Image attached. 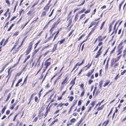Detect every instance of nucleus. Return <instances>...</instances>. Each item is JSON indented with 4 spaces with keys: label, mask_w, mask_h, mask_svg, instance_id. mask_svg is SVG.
Returning a JSON list of instances; mask_svg holds the SVG:
<instances>
[{
    "label": "nucleus",
    "mask_w": 126,
    "mask_h": 126,
    "mask_svg": "<svg viewBox=\"0 0 126 126\" xmlns=\"http://www.w3.org/2000/svg\"><path fill=\"white\" fill-rule=\"evenodd\" d=\"M102 81H101L100 83H99V86H100V88H101V85L102 84Z\"/></svg>",
    "instance_id": "nucleus-60"
},
{
    "label": "nucleus",
    "mask_w": 126,
    "mask_h": 126,
    "mask_svg": "<svg viewBox=\"0 0 126 126\" xmlns=\"http://www.w3.org/2000/svg\"><path fill=\"white\" fill-rule=\"evenodd\" d=\"M30 57V56H28V57H27V58H26V59H25V60L23 62V63H25L26 62V60H27L28 59H29V58Z\"/></svg>",
    "instance_id": "nucleus-38"
},
{
    "label": "nucleus",
    "mask_w": 126,
    "mask_h": 126,
    "mask_svg": "<svg viewBox=\"0 0 126 126\" xmlns=\"http://www.w3.org/2000/svg\"><path fill=\"white\" fill-rule=\"evenodd\" d=\"M93 80H91V79H90L89 80L88 83L89 84H90L92 82H93Z\"/></svg>",
    "instance_id": "nucleus-41"
},
{
    "label": "nucleus",
    "mask_w": 126,
    "mask_h": 126,
    "mask_svg": "<svg viewBox=\"0 0 126 126\" xmlns=\"http://www.w3.org/2000/svg\"><path fill=\"white\" fill-rule=\"evenodd\" d=\"M122 48V47L119 50V53L118 54H117V55H118L119 54H120L121 53V49Z\"/></svg>",
    "instance_id": "nucleus-50"
},
{
    "label": "nucleus",
    "mask_w": 126,
    "mask_h": 126,
    "mask_svg": "<svg viewBox=\"0 0 126 126\" xmlns=\"http://www.w3.org/2000/svg\"><path fill=\"white\" fill-rule=\"evenodd\" d=\"M109 121V120L105 121L103 123L102 126H106L108 124Z\"/></svg>",
    "instance_id": "nucleus-7"
},
{
    "label": "nucleus",
    "mask_w": 126,
    "mask_h": 126,
    "mask_svg": "<svg viewBox=\"0 0 126 126\" xmlns=\"http://www.w3.org/2000/svg\"><path fill=\"white\" fill-rule=\"evenodd\" d=\"M18 32H16L14 33V35H15L16 36L18 35Z\"/></svg>",
    "instance_id": "nucleus-57"
},
{
    "label": "nucleus",
    "mask_w": 126,
    "mask_h": 126,
    "mask_svg": "<svg viewBox=\"0 0 126 126\" xmlns=\"http://www.w3.org/2000/svg\"><path fill=\"white\" fill-rule=\"evenodd\" d=\"M76 121V119L75 118H73L70 121L71 122H74Z\"/></svg>",
    "instance_id": "nucleus-30"
},
{
    "label": "nucleus",
    "mask_w": 126,
    "mask_h": 126,
    "mask_svg": "<svg viewBox=\"0 0 126 126\" xmlns=\"http://www.w3.org/2000/svg\"><path fill=\"white\" fill-rule=\"evenodd\" d=\"M16 104H15L14 105H13L12 106V107L11 108V109L12 110L14 108L15 106V105Z\"/></svg>",
    "instance_id": "nucleus-55"
},
{
    "label": "nucleus",
    "mask_w": 126,
    "mask_h": 126,
    "mask_svg": "<svg viewBox=\"0 0 126 126\" xmlns=\"http://www.w3.org/2000/svg\"><path fill=\"white\" fill-rule=\"evenodd\" d=\"M16 17L15 16H14L10 20V21H13L14 19H15L16 18Z\"/></svg>",
    "instance_id": "nucleus-56"
},
{
    "label": "nucleus",
    "mask_w": 126,
    "mask_h": 126,
    "mask_svg": "<svg viewBox=\"0 0 126 126\" xmlns=\"http://www.w3.org/2000/svg\"><path fill=\"white\" fill-rule=\"evenodd\" d=\"M118 22H119V21H117L116 22V24H115V25L114 27V30L115 29L116 24L118 23Z\"/></svg>",
    "instance_id": "nucleus-45"
},
{
    "label": "nucleus",
    "mask_w": 126,
    "mask_h": 126,
    "mask_svg": "<svg viewBox=\"0 0 126 126\" xmlns=\"http://www.w3.org/2000/svg\"><path fill=\"white\" fill-rule=\"evenodd\" d=\"M54 9H53L52 10V11L51 13V14L50 15H49L48 16L49 17H50L51 16H52V15L53 13V11H54Z\"/></svg>",
    "instance_id": "nucleus-36"
},
{
    "label": "nucleus",
    "mask_w": 126,
    "mask_h": 126,
    "mask_svg": "<svg viewBox=\"0 0 126 126\" xmlns=\"http://www.w3.org/2000/svg\"><path fill=\"white\" fill-rule=\"evenodd\" d=\"M32 11L31 10L29 12L27 13L28 15H31L32 13Z\"/></svg>",
    "instance_id": "nucleus-49"
},
{
    "label": "nucleus",
    "mask_w": 126,
    "mask_h": 126,
    "mask_svg": "<svg viewBox=\"0 0 126 126\" xmlns=\"http://www.w3.org/2000/svg\"><path fill=\"white\" fill-rule=\"evenodd\" d=\"M109 82H110V81H107L105 83H104V84L103 86L104 87L106 86L109 83Z\"/></svg>",
    "instance_id": "nucleus-15"
},
{
    "label": "nucleus",
    "mask_w": 126,
    "mask_h": 126,
    "mask_svg": "<svg viewBox=\"0 0 126 126\" xmlns=\"http://www.w3.org/2000/svg\"><path fill=\"white\" fill-rule=\"evenodd\" d=\"M6 108L5 107H4L3 108L1 111V113H2V114H3L4 112L5 111V109H6Z\"/></svg>",
    "instance_id": "nucleus-17"
},
{
    "label": "nucleus",
    "mask_w": 126,
    "mask_h": 126,
    "mask_svg": "<svg viewBox=\"0 0 126 126\" xmlns=\"http://www.w3.org/2000/svg\"><path fill=\"white\" fill-rule=\"evenodd\" d=\"M81 101L80 100H79V102H78V105H81Z\"/></svg>",
    "instance_id": "nucleus-53"
},
{
    "label": "nucleus",
    "mask_w": 126,
    "mask_h": 126,
    "mask_svg": "<svg viewBox=\"0 0 126 126\" xmlns=\"http://www.w3.org/2000/svg\"><path fill=\"white\" fill-rule=\"evenodd\" d=\"M5 2L6 3L8 4V6H9L10 4V3L8 0H6Z\"/></svg>",
    "instance_id": "nucleus-26"
},
{
    "label": "nucleus",
    "mask_w": 126,
    "mask_h": 126,
    "mask_svg": "<svg viewBox=\"0 0 126 126\" xmlns=\"http://www.w3.org/2000/svg\"><path fill=\"white\" fill-rule=\"evenodd\" d=\"M79 16L78 14H77L75 16V21H76L77 20Z\"/></svg>",
    "instance_id": "nucleus-11"
},
{
    "label": "nucleus",
    "mask_w": 126,
    "mask_h": 126,
    "mask_svg": "<svg viewBox=\"0 0 126 126\" xmlns=\"http://www.w3.org/2000/svg\"><path fill=\"white\" fill-rule=\"evenodd\" d=\"M46 15V13L45 12H43L41 15V16H45Z\"/></svg>",
    "instance_id": "nucleus-39"
},
{
    "label": "nucleus",
    "mask_w": 126,
    "mask_h": 126,
    "mask_svg": "<svg viewBox=\"0 0 126 126\" xmlns=\"http://www.w3.org/2000/svg\"><path fill=\"white\" fill-rule=\"evenodd\" d=\"M84 94V91L81 93V94L80 95V96L81 97Z\"/></svg>",
    "instance_id": "nucleus-43"
},
{
    "label": "nucleus",
    "mask_w": 126,
    "mask_h": 126,
    "mask_svg": "<svg viewBox=\"0 0 126 126\" xmlns=\"http://www.w3.org/2000/svg\"><path fill=\"white\" fill-rule=\"evenodd\" d=\"M49 51H47V52H46L45 53V54H44V56H45L49 52Z\"/></svg>",
    "instance_id": "nucleus-58"
},
{
    "label": "nucleus",
    "mask_w": 126,
    "mask_h": 126,
    "mask_svg": "<svg viewBox=\"0 0 126 126\" xmlns=\"http://www.w3.org/2000/svg\"><path fill=\"white\" fill-rule=\"evenodd\" d=\"M65 86V85H63V84H61L60 87V89L61 90H62L63 89Z\"/></svg>",
    "instance_id": "nucleus-16"
},
{
    "label": "nucleus",
    "mask_w": 126,
    "mask_h": 126,
    "mask_svg": "<svg viewBox=\"0 0 126 126\" xmlns=\"http://www.w3.org/2000/svg\"><path fill=\"white\" fill-rule=\"evenodd\" d=\"M85 109V107L84 106H83L82 107V108L81 109V110L82 111H83Z\"/></svg>",
    "instance_id": "nucleus-63"
},
{
    "label": "nucleus",
    "mask_w": 126,
    "mask_h": 126,
    "mask_svg": "<svg viewBox=\"0 0 126 126\" xmlns=\"http://www.w3.org/2000/svg\"><path fill=\"white\" fill-rule=\"evenodd\" d=\"M33 43L32 42H31L30 43V45L29 46L27 50L26 51V55H27L31 51Z\"/></svg>",
    "instance_id": "nucleus-1"
},
{
    "label": "nucleus",
    "mask_w": 126,
    "mask_h": 126,
    "mask_svg": "<svg viewBox=\"0 0 126 126\" xmlns=\"http://www.w3.org/2000/svg\"><path fill=\"white\" fill-rule=\"evenodd\" d=\"M76 77H75V78L73 79H72L70 82V84H72V86H71L69 88V89L70 90L71 89L72 86L75 84V81L76 79Z\"/></svg>",
    "instance_id": "nucleus-3"
},
{
    "label": "nucleus",
    "mask_w": 126,
    "mask_h": 126,
    "mask_svg": "<svg viewBox=\"0 0 126 126\" xmlns=\"http://www.w3.org/2000/svg\"><path fill=\"white\" fill-rule=\"evenodd\" d=\"M126 70H124L123 72L121 73V74L122 75H123L126 72Z\"/></svg>",
    "instance_id": "nucleus-33"
},
{
    "label": "nucleus",
    "mask_w": 126,
    "mask_h": 126,
    "mask_svg": "<svg viewBox=\"0 0 126 126\" xmlns=\"http://www.w3.org/2000/svg\"><path fill=\"white\" fill-rule=\"evenodd\" d=\"M114 21H113L112 23L110 25V27H109V28H110V30H111V27H112V24H113V23L114 22Z\"/></svg>",
    "instance_id": "nucleus-27"
},
{
    "label": "nucleus",
    "mask_w": 126,
    "mask_h": 126,
    "mask_svg": "<svg viewBox=\"0 0 126 126\" xmlns=\"http://www.w3.org/2000/svg\"><path fill=\"white\" fill-rule=\"evenodd\" d=\"M56 22H55L51 27L49 31V32H50L51 34L52 33L53 31L54 30L55 28L56 27V25L58 23L56 24Z\"/></svg>",
    "instance_id": "nucleus-2"
},
{
    "label": "nucleus",
    "mask_w": 126,
    "mask_h": 126,
    "mask_svg": "<svg viewBox=\"0 0 126 126\" xmlns=\"http://www.w3.org/2000/svg\"><path fill=\"white\" fill-rule=\"evenodd\" d=\"M100 52L98 51V52L97 53V55L96 56V57L97 58L100 55Z\"/></svg>",
    "instance_id": "nucleus-20"
},
{
    "label": "nucleus",
    "mask_w": 126,
    "mask_h": 126,
    "mask_svg": "<svg viewBox=\"0 0 126 126\" xmlns=\"http://www.w3.org/2000/svg\"><path fill=\"white\" fill-rule=\"evenodd\" d=\"M11 93H10L8 94L7 98L5 100V102H7L8 100L11 97Z\"/></svg>",
    "instance_id": "nucleus-5"
},
{
    "label": "nucleus",
    "mask_w": 126,
    "mask_h": 126,
    "mask_svg": "<svg viewBox=\"0 0 126 126\" xmlns=\"http://www.w3.org/2000/svg\"><path fill=\"white\" fill-rule=\"evenodd\" d=\"M121 55H120L118 57L117 59L115 60V62H116L118 61L120 58Z\"/></svg>",
    "instance_id": "nucleus-28"
},
{
    "label": "nucleus",
    "mask_w": 126,
    "mask_h": 126,
    "mask_svg": "<svg viewBox=\"0 0 126 126\" xmlns=\"http://www.w3.org/2000/svg\"><path fill=\"white\" fill-rule=\"evenodd\" d=\"M85 10V9H84L83 10H82L80 11L79 13V14H80V13H83V12Z\"/></svg>",
    "instance_id": "nucleus-35"
},
{
    "label": "nucleus",
    "mask_w": 126,
    "mask_h": 126,
    "mask_svg": "<svg viewBox=\"0 0 126 126\" xmlns=\"http://www.w3.org/2000/svg\"><path fill=\"white\" fill-rule=\"evenodd\" d=\"M4 39H3L1 41L0 43V45L1 46L2 45L3 43V42L4 41Z\"/></svg>",
    "instance_id": "nucleus-47"
},
{
    "label": "nucleus",
    "mask_w": 126,
    "mask_h": 126,
    "mask_svg": "<svg viewBox=\"0 0 126 126\" xmlns=\"http://www.w3.org/2000/svg\"><path fill=\"white\" fill-rule=\"evenodd\" d=\"M38 117H36L34 119V120H33V122H36L38 119Z\"/></svg>",
    "instance_id": "nucleus-29"
},
{
    "label": "nucleus",
    "mask_w": 126,
    "mask_h": 126,
    "mask_svg": "<svg viewBox=\"0 0 126 126\" xmlns=\"http://www.w3.org/2000/svg\"><path fill=\"white\" fill-rule=\"evenodd\" d=\"M64 105V104L63 103H60L59 104L58 106H57V107H61L63 105Z\"/></svg>",
    "instance_id": "nucleus-24"
},
{
    "label": "nucleus",
    "mask_w": 126,
    "mask_h": 126,
    "mask_svg": "<svg viewBox=\"0 0 126 126\" xmlns=\"http://www.w3.org/2000/svg\"><path fill=\"white\" fill-rule=\"evenodd\" d=\"M14 24H12L11 25L10 27L9 28L8 30V31H9L12 28L13 26H14Z\"/></svg>",
    "instance_id": "nucleus-22"
},
{
    "label": "nucleus",
    "mask_w": 126,
    "mask_h": 126,
    "mask_svg": "<svg viewBox=\"0 0 126 126\" xmlns=\"http://www.w3.org/2000/svg\"><path fill=\"white\" fill-rule=\"evenodd\" d=\"M90 11V10H87L86 11H85V12L84 13L85 14H87V13H89Z\"/></svg>",
    "instance_id": "nucleus-46"
},
{
    "label": "nucleus",
    "mask_w": 126,
    "mask_h": 126,
    "mask_svg": "<svg viewBox=\"0 0 126 126\" xmlns=\"http://www.w3.org/2000/svg\"><path fill=\"white\" fill-rule=\"evenodd\" d=\"M57 46V44H55L54 45V47L53 49V51H55V50Z\"/></svg>",
    "instance_id": "nucleus-13"
},
{
    "label": "nucleus",
    "mask_w": 126,
    "mask_h": 126,
    "mask_svg": "<svg viewBox=\"0 0 126 126\" xmlns=\"http://www.w3.org/2000/svg\"><path fill=\"white\" fill-rule=\"evenodd\" d=\"M85 16V15L84 14H83L82 15L80 16V19H81L83 17Z\"/></svg>",
    "instance_id": "nucleus-34"
},
{
    "label": "nucleus",
    "mask_w": 126,
    "mask_h": 126,
    "mask_svg": "<svg viewBox=\"0 0 126 126\" xmlns=\"http://www.w3.org/2000/svg\"><path fill=\"white\" fill-rule=\"evenodd\" d=\"M22 81V79L21 78L18 81V83H19L20 82H21Z\"/></svg>",
    "instance_id": "nucleus-59"
},
{
    "label": "nucleus",
    "mask_w": 126,
    "mask_h": 126,
    "mask_svg": "<svg viewBox=\"0 0 126 126\" xmlns=\"http://www.w3.org/2000/svg\"><path fill=\"white\" fill-rule=\"evenodd\" d=\"M123 53H124V55H125V54L126 53V49L123 51Z\"/></svg>",
    "instance_id": "nucleus-62"
},
{
    "label": "nucleus",
    "mask_w": 126,
    "mask_h": 126,
    "mask_svg": "<svg viewBox=\"0 0 126 126\" xmlns=\"http://www.w3.org/2000/svg\"><path fill=\"white\" fill-rule=\"evenodd\" d=\"M122 3H123V2H122L119 5V10H120L121 7V5H122Z\"/></svg>",
    "instance_id": "nucleus-54"
},
{
    "label": "nucleus",
    "mask_w": 126,
    "mask_h": 126,
    "mask_svg": "<svg viewBox=\"0 0 126 126\" xmlns=\"http://www.w3.org/2000/svg\"><path fill=\"white\" fill-rule=\"evenodd\" d=\"M39 48L35 50H34V51L33 52V54L34 55L36 54V53L39 50Z\"/></svg>",
    "instance_id": "nucleus-19"
},
{
    "label": "nucleus",
    "mask_w": 126,
    "mask_h": 126,
    "mask_svg": "<svg viewBox=\"0 0 126 126\" xmlns=\"http://www.w3.org/2000/svg\"><path fill=\"white\" fill-rule=\"evenodd\" d=\"M105 23V21H104V22H103L102 23V24L101 25V26L100 27V30H101L102 29Z\"/></svg>",
    "instance_id": "nucleus-23"
},
{
    "label": "nucleus",
    "mask_w": 126,
    "mask_h": 126,
    "mask_svg": "<svg viewBox=\"0 0 126 126\" xmlns=\"http://www.w3.org/2000/svg\"><path fill=\"white\" fill-rule=\"evenodd\" d=\"M51 64L50 62H47L46 63V68H47L48 66L49 65Z\"/></svg>",
    "instance_id": "nucleus-18"
},
{
    "label": "nucleus",
    "mask_w": 126,
    "mask_h": 126,
    "mask_svg": "<svg viewBox=\"0 0 126 126\" xmlns=\"http://www.w3.org/2000/svg\"><path fill=\"white\" fill-rule=\"evenodd\" d=\"M8 38H8V39H6V40L5 41V42L4 43V45L3 46H4L5 45V44H6L7 43V42H8Z\"/></svg>",
    "instance_id": "nucleus-44"
},
{
    "label": "nucleus",
    "mask_w": 126,
    "mask_h": 126,
    "mask_svg": "<svg viewBox=\"0 0 126 126\" xmlns=\"http://www.w3.org/2000/svg\"><path fill=\"white\" fill-rule=\"evenodd\" d=\"M18 115V114H17L14 117V119L13 120V121H15V120L16 118V117L17 116V115Z\"/></svg>",
    "instance_id": "nucleus-42"
},
{
    "label": "nucleus",
    "mask_w": 126,
    "mask_h": 126,
    "mask_svg": "<svg viewBox=\"0 0 126 126\" xmlns=\"http://www.w3.org/2000/svg\"><path fill=\"white\" fill-rule=\"evenodd\" d=\"M65 41V39H63L60 41H59L58 42V43H59L60 45H61Z\"/></svg>",
    "instance_id": "nucleus-9"
},
{
    "label": "nucleus",
    "mask_w": 126,
    "mask_h": 126,
    "mask_svg": "<svg viewBox=\"0 0 126 126\" xmlns=\"http://www.w3.org/2000/svg\"><path fill=\"white\" fill-rule=\"evenodd\" d=\"M94 70V69H93L91 72L88 73L86 75L88 77H89L91 75L93 72Z\"/></svg>",
    "instance_id": "nucleus-8"
},
{
    "label": "nucleus",
    "mask_w": 126,
    "mask_h": 126,
    "mask_svg": "<svg viewBox=\"0 0 126 126\" xmlns=\"http://www.w3.org/2000/svg\"><path fill=\"white\" fill-rule=\"evenodd\" d=\"M6 117V116L5 115H4L1 118V119L3 120Z\"/></svg>",
    "instance_id": "nucleus-48"
},
{
    "label": "nucleus",
    "mask_w": 126,
    "mask_h": 126,
    "mask_svg": "<svg viewBox=\"0 0 126 126\" xmlns=\"http://www.w3.org/2000/svg\"><path fill=\"white\" fill-rule=\"evenodd\" d=\"M7 64H6L5 66H4L2 68V69L1 71H0V73H1L2 71H3L4 70V68H5V67L7 66Z\"/></svg>",
    "instance_id": "nucleus-25"
},
{
    "label": "nucleus",
    "mask_w": 126,
    "mask_h": 126,
    "mask_svg": "<svg viewBox=\"0 0 126 126\" xmlns=\"http://www.w3.org/2000/svg\"><path fill=\"white\" fill-rule=\"evenodd\" d=\"M104 38H102L101 36H99L98 37V40L99 41H102Z\"/></svg>",
    "instance_id": "nucleus-14"
},
{
    "label": "nucleus",
    "mask_w": 126,
    "mask_h": 126,
    "mask_svg": "<svg viewBox=\"0 0 126 126\" xmlns=\"http://www.w3.org/2000/svg\"><path fill=\"white\" fill-rule=\"evenodd\" d=\"M94 104V102H93L91 104V106H90V107L89 109H88V112H89L91 110V107H93Z\"/></svg>",
    "instance_id": "nucleus-10"
},
{
    "label": "nucleus",
    "mask_w": 126,
    "mask_h": 126,
    "mask_svg": "<svg viewBox=\"0 0 126 126\" xmlns=\"http://www.w3.org/2000/svg\"><path fill=\"white\" fill-rule=\"evenodd\" d=\"M74 31V30H73L68 35L69 37H70L71 36V35L72 34V33Z\"/></svg>",
    "instance_id": "nucleus-37"
},
{
    "label": "nucleus",
    "mask_w": 126,
    "mask_h": 126,
    "mask_svg": "<svg viewBox=\"0 0 126 126\" xmlns=\"http://www.w3.org/2000/svg\"><path fill=\"white\" fill-rule=\"evenodd\" d=\"M73 107V106H71V107L70 109H69V110L68 112L69 113L71 111V110L72 109Z\"/></svg>",
    "instance_id": "nucleus-52"
},
{
    "label": "nucleus",
    "mask_w": 126,
    "mask_h": 126,
    "mask_svg": "<svg viewBox=\"0 0 126 126\" xmlns=\"http://www.w3.org/2000/svg\"><path fill=\"white\" fill-rule=\"evenodd\" d=\"M24 10L23 9H21L20 11H19V14L20 15H21L22 14V12H23Z\"/></svg>",
    "instance_id": "nucleus-31"
},
{
    "label": "nucleus",
    "mask_w": 126,
    "mask_h": 126,
    "mask_svg": "<svg viewBox=\"0 0 126 126\" xmlns=\"http://www.w3.org/2000/svg\"><path fill=\"white\" fill-rule=\"evenodd\" d=\"M62 97H63L62 95H61L60 97H58L57 99L58 100H61L62 98Z\"/></svg>",
    "instance_id": "nucleus-32"
},
{
    "label": "nucleus",
    "mask_w": 126,
    "mask_h": 126,
    "mask_svg": "<svg viewBox=\"0 0 126 126\" xmlns=\"http://www.w3.org/2000/svg\"><path fill=\"white\" fill-rule=\"evenodd\" d=\"M35 101L36 102H38L39 101L38 98L36 96H35Z\"/></svg>",
    "instance_id": "nucleus-21"
},
{
    "label": "nucleus",
    "mask_w": 126,
    "mask_h": 126,
    "mask_svg": "<svg viewBox=\"0 0 126 126\" xmlns=\"http://www.w3.org/2000/svg\"><path fill=\"white\" fill-rule=\"evenodd\" d=\"M108 64H106V67L105 68V69L106 71L108 69Z\"/></svg>",
    "instance_id": "nucleus-40"
},
{
    "label": "nucleus",
    "mask_w": 126,
    "mask_h": 126,
    "mask_svg": "<svg viewBox=\"0 0 126 126\" xmlns=\"http://www.w3.org/2000/svg\"><path fill=\"white\" fill-rule=\"evenodd\" d=\"M82 70H83L82 69H81L80 70V71L78 73V75H80L81 73V72H82Z\"/></svg>",
    "instance_id": "nucleus-61"
},
{
    "label": "nucleus",
    "mask_w": 126,
    "mask_h": 126,
    "mask_svg": "<svg viewBox=\"0 0 126 126\" xmlns=\"http://www.w3.org/2000/svg\"><path fill=\"white\" fill-rule=\"evenodd\" d=\"M18 43H19V40H18L16 42L15 44V45L14 46V47H13V48H12L11 51H12V50H13V49H14L18 45Z\"/></svg>",
    "instance_id": "nucleus-6"
},
{
    "label": "nucleus",
    "mask_w": 126,
    "mask_h": 126,
    "mask_svg": "<svg viewBox=\"0 0 126 126\" xmlns=\"http://www.w3.org/2000/svg\"><path fill=\"white\" fill-rule=\"evenodd\" d=\"M68 98H69V100L70 101H72L74 99V97L73 96H71L70 97L69 96Z\"/></svg>",
    "instance_id": "nucleus-12"
},
{
    "label": "nucleus",
    "mask_w": 126,
    "mask_h": 126,
    "mask_svg": "<svg viewBox=\"0 0 126 126\" xmlns=\"http://www.w3.org/2000/svg\"><path fill=\"white\" fill-rule=\"evenodd\" d=\"M102 110V109L100 108V107H98L97 109V110Z\"/></svg>",
    "instance_id": "nucleus-64"
},
{
    "label": "nucleus",
    "mask_w": 126,
    "mask_h": 126,
    "mask_svg": "<svg viewBox=\"0 0 126 126\" xmlns=\"http://www.w3.org/2000/svg\"><path fill=\"white\" fill-rule=\"evenodd\" d=\"M85 1V0H84L83 1V2H82V3L81 4L79 5H78L79 6H81V5H83Z\"/></svg>",
    "instance_id": "nucleus-51"
},
{
    "label": "nucleus",
    "mask_w": 126,
    "mask_h": 126,
    "mask_svg": "<svg viewBox=\"0 0 126 126\" xmlns=\"http://www.w3.org/2000/svg\"><path fill=\"white\" fill-rule=\"evenodd\" d=\"M67 77H66L65 79L62 82L61 84L63 85H65L67 83Z\"/></svg>",
    "instance_id": "nucleus-4"
}]
</instances>
